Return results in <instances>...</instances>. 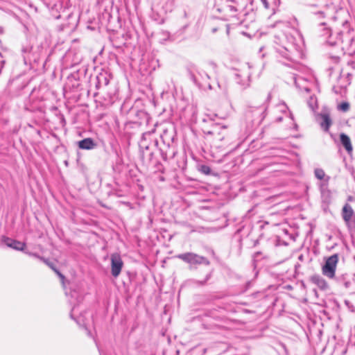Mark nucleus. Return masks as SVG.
I'll use <instances>...</instances> for the list:
<instances>
[{"label":"nucleus","instance_id":"cd10ccee","mask_svg":"<svg viewBox=\"0 0 355 355\" xmlns=\"http://www.w3.org/2000/svg\"><path fill=\"white\" fill-rule=\"evenodd\" d=\"M327 42H328L330 44H331V45H334V44H335L336 43V42H333V41H331V40H328Z\"/></svg>","mask_w":355,"mask_h":355},{"label":"nucleus","instance_id":"6ab92c4d","mask_svg":"<svg viewBox=\"0 0 355 355\" xmlns=\"http://www.w3.org/2000/svg\"><path fill=\"white\" fill-rule=\"evenodd\" d=\"M46 265H48L51 268H52L58 275V276L61 278V279H64V277L62 274H61L58 270H57L54 267H53V265L52 263H50L49 261H48V260L46 259V262H44Z\"/></svg>","mask_w":355,"mask_h":355},{"label":"nucleus","instance_id":"f03ea898","mask_svg":"<svg viewBox=\"0 0 355 355\" xmlns=\"http://www.w3.org/2000/svg\"><path fill=\"white\" fill-rule=\"evenodd\" d=\"M234 78L237 85L241 89H245L250 87V66L245 64L241 68L235 69Z\"/></svg>","mask_w":355,"mask_h":355},{"label":"nucleus","instance_id":"0eeeda50","mask_svg":"<svg viewBox=\"0 0 355 355\" xmlns=\"http://www.w3.org/2000/svg\"><path fill=\"white\" fill-rule=\"evenodd\" d=\"M123 263L119 254H113L111 256V272L112 275L116 277L119 275Z\"/></svg>","mask_w":355,"mask_h":355},{"label":"nucleus","instance_id":"f8f14e48","mask_svg":"<svg viewBox=\"0 0 355 355\" xmlns=\"http://www.w3.org/2000/svg\"><path fill=\"white\" fill-rule=\"evenodd\" d=\"M78 146L83 150H92L96 148V144L92 138H86L78 142Z\"/></svg>","mask_w":355,"mask_h":355},{"label":"nucleus","instance_id":"2f4dec72","mask_svg":"<svg viewBox=\"0 0 355 355\" xmlns=\"http://www.w3.org/2000/svg\"><path fill=\"white\" fill-rule=\"evenodd\" d=\"M323 187H324V185H323V184H322V185H321V189H323Z\"/></svg>","mask_w":355,"mask_h":355},{"label":"nucleus","instance_id":"5701e85b","mask_svg":"<svg viewBox=\"0 0 355 355\" xmlns=\"http://www.w3.org/2000/svg\"><path fill=\"white\" fill-rule=\"evenodd\" d=\"M315 15L318 16L320 18H324L325 17L323 11H319L314 13Z\"/></svg>","mask_w":355,"mask_h":355},{"label":"nucleus","instance_id":"9b49d317","mask_svg":"<svg viewBox=\"0 0 355 355\" xmlns=\"http://www.w3.org/2000/svg\"><path fill=\"white\" fill-rule=\"evenodd\" d=\"M311 281L312 283L317 285L318 287L321 290L325 291L329 288L326 280L319 275H313L311 277Z\"/></svg>","mask_w":355,"mask_h":355},{"label":"nucleus","instance_id":"7c9ffc66","mask_svg":"<svg viewBox=\"0 0 355 355\" xmlns=\"http://www.w3.org/2000/svg\"><path fill=\"white\" fill-rule=\"evenodd\" d=\"M222 128L225 129V128H226V126L223 125V126H222Z\"/></svg>","mask_w":355,"mask_h":355},{"label":"nucleus","instance_id":"aec40b11","mask_svg":"<svg viewBox=\"0 0 355 355\" xmlns=\"http://www.w3.org/2000/svg\"><path fill=\"white\" fill-rule=\"evenodd\" d=\"M26 253L27 254H28L29 256H31V257H35L37 259H39L40 260L42 261L43 262H46V259L45 258H44L42 257H40L37 253H33V252H26Z\"/></svg>","mask_w":355,"mask_h":355},{"label":"nucleus","instance_id":"6e6552de","mask_svg":"<svg viewBox=\"0 0 355 355\" xmlns=\"http://www.w3.org/2000/svg\"><path fill=\"white\" fill-rule=\"evenodd\" d=\"M318 120L319 121L321 128L326 132H329V128L332 124V120L328 112H322L318 115Z\"/></svg>","mask_w":355,"mask_h":355},{"label":"nucleus","instance_id":"39448f33","mask_svg":"<svg viewBox=\"0 0 355 355\" xmlns=\"http://www.w3.org/2000/svg\"><path fill=\"white\" fill-rule=\"evenodd\" d=\"M78 311L79 309L78 306H73L71 311L70 317L74 320L79 326L84 327L88 336L93 337L91 331L87 327L86 324L87 316H89V314L87 311H85L84 313H80L79 315H78Z\"/></svg>","mask_w":355,"mask_h":355},{"label":"nucleus","instance_id":"412c9836","mask_svg":"<svg viewBox=\"0 0 355 355\" xmlns=\"http://www.w3.org/2000/svg\"><path fill=\"white\" fill-rule=\"evenodd\" d=\"M308 104L309 105V107L312 109V110H314L315 109V104H316V101L315 99H314L313 98H311L310 100L308 102Z\"/></svg>","mask_w":355,"mask_h":355},{"label":"nucleus","instance_id":"c85d7f7f","mask_svg":"<svg viewBox=\"0 0 355 355\" xmlns=\"http://www.w3.org/2000/svg\"><path fill=\"white\" fill-rule=\"evenodd\" d=\"M282 117H281V116H280V117L277 118V119H276V121H278V122L282 121Z\"/></svg>","mask_w":355,"mask_h":355},{"label":"nucleus","instance_id":"393cba45","mask_svg":"<svg viewBox=\"0 0 355 355\" xmlns=\"http://www.w3.org/2000/svg\"><path fill=\"white\" fill-rule=\"evenodd\" d=\"M209 277H210V275H207L206 276V278L205 279V280L203 282H200V284L201 285H204L207 282V281L209 279Z\"/></svg>","mask_w":355,"mask_h":355},{"label":"nucleus","instance_id":"20e7f679","mask_svg":"<svg viewBox=\"0 0 355 355\" xmlns=\"http://www.w3.org/2000/svg\"><path fill=\"white\" fill-rule=\"evenodd\" d=\"M338 261V256L336 254L328 257L322 268V274L329 279H333L335 277Z\"/></svg>","mask_w":355,"mask_h":355},{"label":"nucleus","instance_id":"4468645a","mask_svg":"<svg viewBox=\"0 0 355 355\" xmlns=\"http://www.w3.org/2000/svg\"><path fill=\"white\" fill-rule=\"evenodd\" d=\"M342 26H343V29L338 30V33H337V34H338L337 40L338 41H341V42H343L342 35L349 34L351 32V28H349V24L347 20H344L343 21H342Z\"/></svg>","mask_w":355,"mask_h":355},{"label":"nucleus","instance_id":"f257e3e1","mask_svg":"<svg viewBox=\"0 0 355 355\" xmlns=\"http://www.w3.org/2000/svg\"><path fill=\"white\" fill-rule=\"evenodd\" d=\"M283 26L284 28L281 32L275 34V42L279 45V48H277V51L283 57L291 60L290 53L295 49V40L292 34L295 31L287 25L284 24Z\"/></svg>","mask_w":355,"mask_h":355},{"label":"nucleus","instance_id":"b1692460","mask_svg":"<svg viewBox=\"0 0 355 355\" xmlns=\"http://www.w3.org/2000/svg\"><path fill=\"white\" fill-rule=\"evenodd\" d=\"M263 3L265 8L268 9L269 8V3L267 0H260Z\"/></svg>","mask_w":355,"mask_h":355},{"label":"nucleus","instance_id":"ddd939ff","mask_svg":"<svg viewBox=\"0 0 355 355\" xmlns=\"http://www.w3.org/2000/svg\"><path fill=\"white\" fill-rule=\"evenodd\" d=\"M354 214V211L349 204H345L342 210V216L345 223H349Z\"/></svg>","mask_w":355,"mask_h":355},{"label":"nucleus","instance_id":"f3484780","mask_svg":"<svg viewBox=\"0 0 355 355\" xmlns=\"http://www.w3.org/2000/svg\"><path fill=\"white\" fill-rule=\"evenodd\" d=\"M97 80H98V83L96 85L97 87H100L102 83H103L104 85H107L109 83V80H107V78L103 75H101L100 76H97Z\"/></svg>","mask_w":355,"mask_h":355},{"label":"nucleus","instance_id":"c756f323","mask_svg":"<svg viewBox=\"0 0 355 355\" xmlns=\"http://www.w3.org/2000/svg\"><path fill=\"white\" fill-rule=\"evenodd\" d=\"M324 7V8H328L329 7V4H325Z\"/></svg>","mask_w":355,"mask_h":355},{"label":"nucleus","instance_id":"4be33fe9","mask_svg":"<svg viewBox=\"0 0 355 355\" xmlns=\"http://www.w3.org/2000/svg\"><path fill=\"white\" fill-rule=\"evenodd\" d=\"M278 107H279V110L282 112H285L288 109L286 105L284 103H281V104L278 105Z\"/></svg>","mask_w":355,"mask_h":355},{"label":"nucleus","instance_id":"bb28decb","mask_svg":"<svg viewBox=\"0 0 355 355\" xmlns=\"http://www.w3.org/2000/svg\"><path fill=\"white\" fill-rule=\"evenodd\" d=\"M230 9L231 11H234V12L236 11V8L234 6H230Z\"/></svg>","mask_w":355,"mask_h":355},{"label":"nucleus","instance_id":"dca6fc26","mask_svg":"<svg viewBox=\"0 0 355 355\" xmlns=\"http://www.w3.org/2000/svg\"><path fill=\"white\" fill-rule=\"evenodd\" d=\"M349 103L348 102H343L338 105V110L343 112H347L349 110Z\"/></svg>","mask_w":355,"mask_h":355},{"label":"nucleus","instance_id":"a211bd4d","mask_svg":"<svg viewBox=\"0 0 355 355\" xmlns=\"http://www.w3.org/2000/svg\"><path fill=\"white\" fill-rule=\"evenodd\" d=\"M314 174L315 178L318 180H322L325 176V173L322 168H315L314 171Z\"/></svg>","mask_w":355,"mask_h":355},{"label":"nucleus","instance_id":"a878e982","mask_svg":"<svg viewBox=\"0 0 355 355\" xmlns=\"http://www.w3.org/2000/svg\"><path fill=\"white\" fill-rule=\"evenodd\" d=\"M203 171L205 173H208L209 172V168L207 166H204L203 167Z\"/></svg>","mask_w":355,"mask_h":355},{"label":"nucleus","instance_id":"9d476101","mask_svg":"<svg viewBox=\"0 0 355 355\" xmlns=\"http://www.w3.org/2000/svg\"><path fill=\"white\" fill-rule=\"evenodd\" d=\"M340 141L341 145L345 148L347 153L349 155H351L353 151V146H352V141H351V139L349 137V136H347L345 133H341L340 135Z\"/></svg>","mask_w":355,"mask_h":355},{"label":"nucleus","instance_id":"7ed1b4c3","mask_svg":"<svg viewBox=\"0 0 355 355\" xmlns=\"http://www.w3.org/2000/svg\"><path fill=\"white\" fill-rule=\"evenodd\" d=\"M177 257L191 266L200 264L209 266L210 264V261L206 257L193 252L180 254Z\"/></svg>","mask_w":355,"mask_h":355},{"label":"nucleus","instance_id":"2eb2a0df","mask_svg":"<svg viewBox=\"0 0 355 355\" xmlns=\"http://www.w3.org/2000/svg\"><path fill=\"white\" fill-rule=\"evenodd\" d=\"M318 28H319V31L321 32V36L327 37V38L331 37V30L329 28L326 27L325 23H320L318 26Z\"/></svg>","mask_w":355,"mask_h":355},{"label":"nucleus","instance_id":"423d86ee","mask_svg":"<svg viewBox=\"0 0 355 355\" xmlns=\"http://www.w3.org/2000/svg\"><path fill=\"white\" fill-rule=\"evenodd\" d=\"M191 78L193 82L200 87H205L206 85L211 88L210 84L208 83L209 76L202 69H196L191 72Z\"/></svg>","mask_w":355,"mask_h":355},{"label":"nucleus","instance_id":"1a4fd4ad","mask_svg":"<svg viewBox=\"0 0 355 355\" xmlns=\"http://www.w3.org/2000/svg\"><path fill=\"white\" fill-rule=\"evenodd\" d=\"M2 242L8 247L19 251H24L26 247L25 243L6 237H2Z\"/></svg>","mask_w":355,"mask_h":355}]
</instances>
